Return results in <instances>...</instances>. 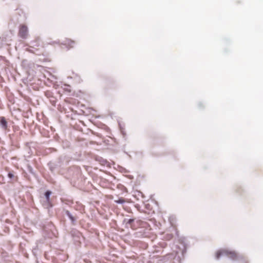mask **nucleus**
I'll return each mask as SVG.
<instances>
[{"label": "nucleus", "instance_id": "1", "mask_svg": "<svg viewBox=\"0 0 263 263\" xmlns=\"http://www.w3.org/2000/svg\"><path fill=\"white\" fill-rule=\"evenodd\" d=\"M222 256H226L232 260L236 259L238 257L235 252L227 249L220 250L216 253V257L217 259H219Z\"/></svg>", "mask_w": 263, "mask_h": 263}, {"label": "nucleus", "instance_id": "2", "mask_svg": "<svg viewBox=\"0 0 263 263\" xmlns=\"http://www.w3.org/2000/svg\"><path fill=\"white\" fill-rule=\"evenodd\" d=\"M18 35L22 39H26L28 35V28L25 24H21L19 26Z\"/></svg>", "mask_w": 263, "mask_h": 263}, {"label": "nucleus", "instance_id": "3", "mask_svg": "<svg viewBox=\"0 0 263 263\" xmlns=\"http://www.w3.org/2000/svg\"><path fill=\"white\" fill-rule=\"evenodd\" d=\"M64 44L66 45L69 49H70L73 48L75 46L76 43L74 41L67 39L65 41Z\"/></svg>", "mask_w": 263, "mask_h": 263}, {"label": "nucleus", "instance_id": "4", "mask_svg": "<svg viewBox=\"0 0 263 263\" xmlns=\"http://www.w3.org/2000/svg\"><path fill=\"white\" fill-rule=\"evenodd\" d=\"M0 125L4 130H7L8 123L4 117H0Z\"/></svg>", "mask_w": 263, "mask_h": 263}, {"label": "nucleus", "instance_id": "5", "mask_svg": "<svg viewBox=\"0 0 263 263\" xmlns=\"http://www.w3.org/2000/svg\"><path fill=\"white\" fill-rule=\"evenodd\" d=\"M51 193L50 191H47L45 193V197L46 198V200L47 201H49V196H50Z\"/></svg>", "mask_w": 263, "mask_h": 263}, {"label": "nucleus", "instance_id": "6", "mask_svg": "<svg viewBox=\"0 0 263 263\" xmlns=\"http://www.w3.org/2000/svg\"><path fill=\"white\" fill-rule=\"evenodd\" d=\"M115 201H116V202L118 203H123L125 202V201L123 198H120V199H119L118 200H116Z\"/></svg>", "mask_w": 263, "mask_h": 263}, {"label": "nucleus", "instance_id": "7", "mask_svg": "<svg viewBox=\"0 0 263 263\" xmlns=\"http://www.w3.org/2000/svg\"><path fill=\"white\" fill-rule=\"evenodd\" d=\"M8 176L9 178L12 179L14 177V175L12 173L9 172L8 174Z\"/></svg>", "mask_w": 263, "mask_h": 263}, {"label": "nucleus", "instance_id": "8", "mask_svg": "<svg viewBox=\"0 0 263 263\" xmlns=\"http://www.w3.org/2000/svg\"><path fill=\"white\" fill-rule=\"evenodd\" d=\"M70 218H71L72 220H73L72 217L71 216H69Z\"/></svg>", "mask_w": 263, "mask_h": 263}, {"label": "nucleus", "instance_id": "9", "mask_svg": "<svg viewBox=\"0 0 263 263\" xmlns=\"http://www.w3.org/2000/svg\"><path fill=\"white\" fill-rule=\"evenodd\" d=\"M133 221V220L129 219V222Z\"/></svg>", "mask_w": 263, "mask_h": 263}]
</instances>
